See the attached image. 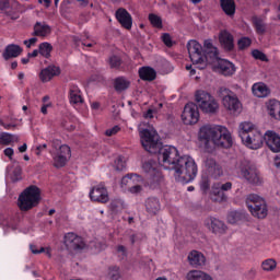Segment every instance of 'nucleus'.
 Here are the masks:
<instances>
[{"label": "nucleus", "instance_id": "28", "mask_svg": "<svg viewBox=\"0 0 280 280\" xmlns=\"http://www.w3.org/2000/svg\"><path fill=\"white\" fill-rule=\"evenodd\" d=\"M139 78L140 80H144L145 82H152L156 80V70L152 67H141L139 69Z\"/></svg>", "mask_w": 280, "mask_h": 280}, {"label": "nucleus", "instance_id": "18", "mask_svg": "<svg viewBox=\"0 0 280 280\" xmlns=\"http://www.w3.org/2000/svg\"><path fill=\"white\" fill-rule=\"evenodd\" d=\"M206 170H207L208 176L215 179L220 178V176L224 174L222 166H220V164H218V162H215V160L211 158H208L206 160Z\"/></svg>", "mask_w": 280, "mask_h": 280}, {"label": "nucleus", "instance_id": "60", "mask_svg": "<svg viewBox=\"0 0 280 280\" xmlns=\"http://www.w3.org/2000/svg\"><path fill=\"white\" fill-rule=\"evenodd\" d=\"M38 54H40L39 49H35L32 52L27 54L28 58H36V56H38Z\"/></svg>", "mask_w": 280, "mask_h": 280}, {"label": "nucleus", "instance_id": "20", "mask_svg": "<svg viewBox=\"0 0 280 280\" xmlns=\"http://www.w3.org/2000/svg\"><path fill=\"white\" fill-rule=\"evenodd\" d=\"M217 61V69H219L222 75H233L235 73V65L225 59H214Z\"/></svg>", "mask_w": 280, "mask_h": 280}, {"label": "nucleus", "instance_id": "52", "mask_svg": "<svg viewBox=\"0 0 280 280\" xmlns=\"http://www.w3.org/2000/svg\"><path fill=\"white\" fill-rule=\"evenodd\" d=\"M12 3H14V0H0V12L10 10V8H12Z\"/></svg>", "mask_w": 280, "mask_h": 280}, {"label": "nucleus", "instance_id": "23", "mask_svg": "<svg viewBox=\"0 0 280 280\" xmlns=\"http://www.w3.org/2000/svg\"><path fill=\"white\" fill-rule=\"evenodd\" d=\"M55 75H60V68L56 66H48L40 71L39 80H42L43 82H49V80H51V78H55Z\"/></svg>", "mask_w": 280, "mask_h": 280}, {"label": "nucleus", "instance_id": "56", "mask_svg": "<svg viewBox=\"0 0 280 280\" xmlns=\"http://www.w3.org/2000/svg\"><path fill=\"white\" fill-rule=\"evenodd\" d=\"M25 47H27V49H30L31 47H34V45H36V43H38V38L36 37H32L30 39H26L23 42Z\"/></svg>", "mask_w": 280, "mask_h": 280}, {"label": "nucleus", "instance_id": "62", "mask_svg": "<svg viewBox=\"0 0 280 280\" xmlns=\"http://www.w3.org/2000/svg\"><path fill=\"white\" fill-rule=\"evenodd\" d=\"M48 106H51V104H44L40 108V113H43V115H47V108Z\"/></svg>", "mask_w": 280, "mask_h": 280}, {"label": "nucleus", "instance_id": "31", "mask_svg": "<svg viewBox=\"0 0 280 280\" xmlns=\"http://www.w3.org/2000/svg\"><path fill=\"white\" fill-rule=\"evenodd\" d=\"M145 209L148 213H151L152 215H156V213L161 211V202L159 201V199L154 197H150L145 201Z\"/></svg>", "mask_w": 280, "mask_h": 280}, {"label": "nucleus", "instance_id": "39", "mask_svg": "<svg viewBox=\"0 0 280 280\" xmlns=\"http://www.w3.org/2000/svg\"><path fill=\"white\" fill-rule=\"evenodd\" d=\"M124 209V201L121 199H113L109 203L112 213H119Z\"/></svg>", "mask_w": 280, "mask_h": 280}, {"label": "nucleus", "instance_id": "25", "mask_svg": "<svg viewBox=\"0 0 280 280\" xmlns=\"http://www.w3.org/2000/svg\"><path fill=\"white\" fill-rule=\"evenodd\" d=\"M220 5L226 16H230V19L235 16V12L237 10L235 0H220Z\"/></svg>", "mask_w": 280, "mask_h": 280}, {"label": "nucleus", "instance_id": "38", "mask_svg": "<svg viewBox=\"0 0 280 280\" xmlns=\"http://www.w3.org/2000/svg\"><path fill=\"white\" fill-rule=\"evenodd\" d=\"M252 21L257 34H266V23L261 18L253 16Z\"/></svg>", "mask_w": 280, "mask_h": 280}, {"label": "nucleus", "instance_id": "42", "mask_svg": "<svg viewBox=\"0 0 280 280\" xmlns=\"http://www.w3.org/2000/svg\"><path fill=\"white\" fill-rule=\"evenodd\" d=\"M261 268L266 272H270L275 270V268H277V261H275V259L272 258L266 259L265 261H262Z\"/></svg>", "mask_w": 280, "mask_h": 280}, {"label": "nucleus", "instance_id": "17", "mask_svg": "<svg viewBox=\"0 0 280 280\" xmlns=\"http://www.w3.org/2000/svg\"><path fill=\"white\" fill-rule=\"evenodd\" d=\"M205 224L214 235H224L226 233V224L219 219L210 217L206 219Z\"/></svg>", "mask_w": 280, "mask_h": 280}, {"label": "nucleus", "instance_id": "29", "mask_svg": "<svg viewBox=\"0 0 280 280\" xmlns=\"http://www.w3.org/2000/svg\"><path fill=\"white\" fill-rule=\"evenodd\" d=\"M210 198L213 202H226V200H229V195L213 184L210 191Z\"/></svg>", "mask_w": 280, "mask_h": 280}, {"label": "nucleus", "instance_id": "43", "mask_svg": "<svg viewBox=\"0 0 280 280\" xmlns=\"http://www.w3.org/2000/svg\"><path fill=\"white\" fill-rule=\"evenodd\" d=\"M110 69H119L121 67V57L113 55L108 58Z\"/></svg>", "mask_w": 280, "mask_h": 280}, {"label": "nucleus", "instance_id": "34", "mask_svg": "<svg viewBox=\"0 0 280 280\" xmlns=\"http://www.w3.org/2000/svg\"><path fill=\"white\" fill-rule=\"evenodd\" d=\"M267 108L270 117H273V119H278V121H280V102L277 100H271L269 101Z\"/></svg>", "mask_w": 280, "mask_h": 280}, {"label": "nucleus", "instance_id": "46", "mask_svg": "<svg viewBox=\"0 0 280 280\" xmlns=\"http://www.w3.org/2000/svg\"><path fill=\"white\" fill-rule=\"evenodd\" d=\"M253 58H255V60H261V62H268V57L266 56V54L261 52V50H253L252 51Z\"/></svg>", "mask_w": 280, "mask_h": 280}, {"label": "nucleus", "instance_id": "16", "mask_svg": "<svg viewBox=\"0 0 280 280\" xmlns=\"http://www.w3.org/2000/svg\"><path fill=\"white\" fill-rule=\"evenodd\" d=\"M68 159H71V148L67 144H62L59 148V152L54 158L55 167H65Z\"/></svg>", "mask_w": 280, "mask_h": 280}, {"label": "nucleus", "instance_id": "15", "mask_svg": "<svg viewBox=\"0 0 280 280\" xmlns=\"http://www.w3.org/2000/svg\"><path fill=\"white\" fill-rule=\"evenodd\" d=\"M264 140H265L267 148H269V150L271 152H275V153L280 152V136H279V133H277L272 130H268L264 135Z\"/></svg>", "mask_w": 280, "mask_h": 280}, {"label": "nucleus", "instance_id": "30", "mask_svg": "<svg viewBox=\"0 0 280 280\" xmlns=\"http://www.w3.org/2000/svg\"><path fill=\"white\" fill-rule=\"evenodd\" d=\"M135 183H143V177L135 173L127 174L121 178L120 187H128V189H130V186L135 185Z\"/></svg>", "mask_w": 280, "mask_h": 280}, {"label": "nucleus", "instance_id": "22", "mask_svg": "<svg viewBox=\"0 0 280 280\" xmlns=\"http://www.w3.org/2000/svg\"><path fill=\"white\" fill-rule=\"evenodd\" d=\"M219 40L221 46L225 51H233V47H235L233 35L228 31H221L219 35Z\"/></svg>", "mask_w": 280, "mask_h": 280}, {"label": "nucleus", "instance_id": "40", "mask_svg": "<svg viewBox=\"0 0 280 280\" xmlns=\"http://www.w3.org/2000/svg\"><path fill=\"white\" fill-rule=\"evenodd\" d=\"M149 21L153 27H156L158 30H161L163 27V20L161 16L150 13L149 14Z\"/></svg>", "mask_w": 280, "mask_h": 280}, {"label": "nucleus", "instance_id": "37", "mask_svg": "<svg viewBox=\"0 0 280 280\" xmlns=\"http://www.w3.org/2000/svg\"><path fill=\"white\" fill-rule=\"evenodd\" d=\"M38 49L43 58H51V51L54 50V46H51V44L44 42L39 44Z\"/></svg>", "mask_w": 280, "mask_h": 280}, {"label": "nucleus", "instance_id": "11", "mask_svg": "<svg viewBox=\"0 0 280 280\" xmlns=\"http://www.w3.org/2000/svg\"><path fill=\"white\" fill-rule=\"evenodd\" d=\"M219 95L222 96L224 108L231 110V113H240L242 110V103L236 96H231V90L226 88H220Z\"/></svg>", "mask_w": 280, "mask_h": 280}, {"label": "nucleus", "instance_id": "8", "mask_svg": "<svg viewBox=\"0 0 280 280\" xmlns=\"http://www.w3.org/2000/svg\"><path fill=\"white\" fill-rule=\"evenodd\" d=\"M236 170L237 175L249 185H262L264 179L259 171L248 160H242Z\"/></svg>", "mask_w": 280, "mask_h": 280}, {"label": "nucleus", "instance_id": "32", "mask_svg": "<svg viewBox=\"0 0 280 280\" xmlns=\"http://www.w3.org/2000/svg\"><path fill=\"white\" fill-rule=\"evenodd\" d=\"M252 91L256 97H268L270 95V90L265 83H255L252 86Z\"/></svg>", "mask_w": 280, "mask_h": 280}, {"label": "nucleus", "instance_id": "21", "mask_svg": "<svg viewBox=\"0 0 280 280\" xmlns=\"http://www.w3.org/2000/svg\"><path fill=\"white\" fill-rule=\"evenodd\" d=\"M68 97H69L70 104L72 105L84 104V98L82 97V91L75 84L70 85Z\"/></svg>", "mask_w": 280, "mask_h": 280}, {"label": "nucleus", "instance_id": "50", "mask_svg": "<svg viewBox=\"0 0 280 280\" xmlns=\"http://www.w3.org/2000/svg\"><path fill=\"white\" fill-rule=\"evenodd\" d=\"M228 222L230 224H237L240 222V212L233 211L228 214Z\"/></svg>", "mask_w": 280, "mask_h": 280}, {"label": "nucleus", "instance_id": "33", "mask_svg": "<svg viewBox=\"0 0 280 280\" xmlns=\"http://www.w3.org/2000/svg\"><path fill=\"white\" fill-rule=\"evenodd\" d=\"M187 280H213V277L211 275L202 271V270H190L186 275Z\"/></svg>", "mask_w": 280, "mask_h": 280}, {"label": "nucleus", "instance_id": "5", "mask_svg": "<svg viewBox=\"0 0 280 280\" xmlns=\"http://www.w3.org/2000/svg\"><path fill=\"white\" fill-rule=\"evenodd\" d=\"M238 137L249 150H259L264 145V135L250 121L241 122Z\"/></svg>", "mask_w": 280, "mask_h": 280}, {"label": "nucleus", "instance_id": "59", "mask_svg": "<svg viewBox=\"0 0 280 280\" xmlns=\"http://www.w3.org/2000/svg\"><path fill=\"white\" fill-rule=\"evenodd\" d=\"M0 126H3L4 127V130H10L12 128H16V125L15 124H5L3 122L2 120H0Z\"/></svg>", "mask_w": 280, "mask_h": 280}, {"label": "nucleus", "instance_id": "47", "mask_svg": "<svg viewBox=\"0 0 280 280\" xmlns=\"http://www.w3.org/2000/svg\"><path fill=\"white\" fill-rule=\"evenodd\" d=\"M139 183H142V182H136L133 185H131L128 188L129 194H133L137 196V194H141L143 191V187L139 185Z\"/></svg>", "mask_w": 280, "mask_h": 280}, {"label": "nucleus", "instance_id": "54", "mask_svg": "<svg viewBox=\"0 0 280 280\" xmlns=\"http://www.w3.org/2000/svg\"><path fill=\"white\" fill-rule=\"evenodd\" d=\"M162 40L166 47H172L174 45V42H172V36L170 33H164L162 35Z\"/></svg>", "mask_w": 280, "mask_h": 280}, {"label": "nucleus", "instance_id": "4", "mask_svg": "<svg viewBox=\"0 0 280 280\" xmlns=\"http://www.w3.org/2000/svg\"><path fill=\"white\" fill-rule=\"evenodd\" d=\"M171 170L174 172L176 180L180 183H191L198 176V165L189 155L178 158L177 163Z\"/></svg>", "mask_w": 280, "mask_h": 280}, {"label": "nucleus", "instance_id": "13", "mask_svg": "<svg viewBox=\"0 0 280 280\" xmlns=\"http://www.w3.org/2000/svg\"><path fill=\"white\" fill-rule=\"evenodd\" d=\"M90 198L94 202H101L102 205H106V202H108V200H110V197L108 195V189L106 188V186L104 184H98V185L94 186L90 190Z\"/></svg>", "mask_w": 280, "mask_h": 280}, {"label": "nucleus", "instance_id": "3", "mask_svg": "<svg viewBox=\"0 0 280 280\" xmlns=\"http://www.w3.org/2000/svg\"><path fill=\"white\" fill-rule=\"evenodd\" d=\"M199 140L212 141L214 145L219 148H231L233 145V138L229 132V129L220 125H205L199 129Z\"/></svg>", "mask_w": 280, "mask_h": 280}, {"label": "nucleus", "instance_id": "26", "mask_svg": "<svg viewBox=\"0 0 280 280\" xmlns=\"http://www.w3.org/2000/svg\"><path fill=\"white\" fill-rule=\"evenodd\" d=\"M23 54V48L19 45L11 44L5 47L4 52L2 54V57L4 60H10V58H19Z\"/></svg>", "mask_w": 280, "mask_h": 280}, {"label": "nucleus", "instance_id": "27", "mask_svg": "<svg viewBox=\"0 0 280 280\" xmlns=\"http://www.w3.org/2000/svg\"><path fill=\"white\" fill-rule=\"evenodd\" d=\"M51 34V26H49L45 22H36L34 25L33 36H40L45 38V36H49Z\"/></svg>", "mask_w": 280, "mask_h": 280}, {"label": "nucleus", "instance_id": "61", "mask_svg": "<svg viewBox=\"0 0 280 280\" xmlns=\"http://www.w3.org/2000/svg\"><path fill=\"white\" fill-rule=\"evenodd\" d=\"M47 149V144H39L37 148H36V150H37V152H36V154L38 155V154H40V152H43V150H46Z\"/></svg>", "mask_w": 280, "mask_h": 280}, {"label": "nucleus", "instance_id": "14", "mask_svg": "<svg viewBox=\"0 0 280 280\" xmlns=\"http://www.w3.org/2000/svg\"><path fill=\"white\" fill-rule=\"evenodd\" d=\"M63 244L68 250H82V248H84V240L73 232H69L65 235Z\"/></svg>", "mask_w": 280, "mask_h": 280}, {"label": "nucleus", "instance_id": "45", "mask_svg": "<svg viewBox=\"0 0 280 280\" xmlns=\"http://www.w3.org/2000/svg\"><path fill=\"white\" fill-rule=\"evenodd\" d=\"M114 167L117 172H124V170H126V161H124V158L118 156L114 162Z\"/></svg>", "mask_w": 280, "mask_h": 280}, {"label": "nucleus", "instance_id": "35", "mask_svg": "<svg viewBox=\"0 0 280 280\" xmlns=\"http://www.w3.org/2000/svg\"><path fill=\"white\" fill-rule=\"evenodd\" d=\"M130 88V81L126 79L125 77H118L114 81V89L118 93H121V91H126L127 89Z\"/></svg>", "mask_w": 280, "mask_h": 280}, {"label": "nucleus", "instance_id": "53", "mask_svg": "<svg viewBox=\"0 0 280 280\" xmlns=\"http://www.w3.org/2000/svg\"><path fill=\"white\" fill-rule=\"evenodd\" d=\"M250 38L248 37H242L240 40H238V48L240 49H246V47H250Z\"/></svg>", "mask_w": 280, "mask_h": 280}, {"label": "nucleus", "instance_id": "41", "mask_svg": "<svg viewBox=\"0 0 280 280\" xmlns=\"http://www.w3.org/2000/svg\"><path fill=\"white\" fill-rule=\"evenodd\" d=\"M107 277L110 280H119L121 277V273L119 272V267L112 266L108 268Z\"/></svg>", "mask_w": 280, "mask_h": 280}, {"label": "nucleus", "instance_id": "48", "mask_svg": "<svg viewBox=\"0 0 280 280\" xmlns=\"http://www.w3.org/2000/svg\"><path fill=\"white\" fill-rule=\"evenodd\" d=\"M214 185H215L218 188H220L223 194H226V191H231V189H233V183H231V182H226V183H224V184H222V183H217V184H214Z\"/></svg>", "mask_w": 280, "mask_h": 280}, {"label": "nucleus", "instance_id": "57", "mask_svg": "<svg viewBox=\"0 0 280 280\" xmlns=\"http://www.w3.org/2000/svg\"><path fill=\"white\" fill-rule=\"evenodd\" d=\"M4 156H8V159H10V161H12V156H14V149L12 148H7L3 151Z\"/></svg>", "mask_w": 280, "mask_h": 280}, {"label": "nucleus", "instance_id": "2", "mask_svg": "<svg viewBox=\"0 0 280 280\" xmlns=\"http://www.w3.org/2000/svg\"><path fill=\"white\" fill-rule=\"evenodd\" d=\"M189 58L192 65H201L200 69H205L209 62L218 60V48L213 46L211 39H206L202 45L195 39L187 43ZM210 58V59H209Z\"/></svg>", "mask_w": 280, "mask_h": 280}, {"label": "nucleus", "instance_id": "6", "mask_svg": "<svg viewBox=\"0 0 280 280\" xmlns=\"http://www.w3.org/2000/svg\"><path fill=\"white\" fill-rule=\"evenodd\" d=\"M40 203V188L38 186H28L24 189L18 199L20 211H30Z\"/></svg>", "mask_w": 280, "mask_h": 280}, {"label": "nucleus", "instance_id": "63", "mask_svg": "<svg viewBox=\"0 0 280 280\" xmlns=\"http://www.w3.org/2000/svg\"><path fill=\"white\" fill-rule=\"evenodd\" d=\"M275 166L280 170V154L276 156L275 159Z\"/></svg>", "mask_w": 280, "mask_h": 280}, {"label": "nucleus", "instance_id": "64", "mask_svg": "<svg viewBox=\"0 0 280 280\" xmlns=\"http://www.w3.org/2000/svg\"><path fill=\"white\" fill-rule=\"evenodd\" d=\"M118 253H122V255H126V247L124 245H120L117 247Z\"/></svg>", "mask_w": 280, "mask_h": 280}, {"label": "nucleus", "instance_id": "24", "mask_svg": "<svg viewBox=\"0 0 280 280\" xmlns=\"http://www.w3.org/2000/svg\"><path fill=\"white\" fill-rule=\"evenodd\" d=\"M188 261L192 266V268H198V266H205V261H207V258H205V255L198 250H191L188 254Z\"/></svg>", "mask_w": 280, "mask_h": 280}, {"label": "nucleus", "instance_id": "9", "mask_svg": "<svg viewBox=\"0 0 280 280\" xmlns=\"http://www.w3.org/2000/svg\"><path fill=\"white\" fill-rule=\"evenodd\" d=\"M246 206L254 218L264 220L268 215V205L266 199L259 197V195L252 194L247 197Z\"/></svg>", "mask_w": 280, "mask_h": 280}, {"label": "nucleus", "instance_id": "51", "mask_svg": "<svg viewBox=\"0 0 280 280\" xmlns=\"http://www.w3.org/2000/svg\"><path fill=\"white\" fill-rule=\"evenodd\" d=\"M200 189L201 191H203V194H207V191H209V189H211V183L209 182V178L203 177L200 182Z\"/></svg>", "mask_w": 280, "mask_h": 280}, {"label": "nucleus", "instance_id": "7", "mask_svg": "<svg viewBox=\"0 0 280 280\" xmlns=\"http://www.w3.org/2000/svg\"><path fill=\"white\" fill-rule=\"evenodd\" d=\"M195 102L197 108L205 115H215L220 110V104L215 97L205 90H198L195 93Z\"/></svg>", "mask_w": 280, "mask_h": 280}, {"label": "nucleus", "instance_id": "55", "mask_svg": "<svg viewBox=\"0 0 280 280\" xmlns=\"http://www.w3.org/2000/svg\"><path fill=\"white\" fill-rule=\"evenodd\" d=\"M119 130H121V128L119 126H114L113 128L107 129L105 131V135H106V137H113V136L117 135V132H119Z\"/></svg>", "mask_w": 280, "mask_h": 280}, {"label": "nucleus", "instance_id": "36", "mask_svg": "<svg viewBox=\"0 0 280 280\" xmlns=\"http://www.w3.org/2000/svg\"><path fill=\"white\" fill-rule=\"evenodd\" d=\"M19 141V136L8 133V132H2L0 133V145H12V143H18Z\"/></svg>", "mask_w": 280, "mask_h": 280}, {"label": "nucleus", "instance_id": "10", "mask_svg": "<svg viewBox=\"0 0 280 280\" xmlns=\"http://www.w3.org/2000/svg\"><path fill=\"white\" fill-rule=\"evenodd\" d=\"M142 170L147 175V184L151 189H156L163 180V175L159 171V163L154 160H149L142 164Z\"/></svg>", "mask_w": 280, "mask_h": 280}, {"label": "nucleus", "instance_id": "19", "mask_svg": "<svg viewBox=\"0 0 280 280\" xmlns=\"http://www.w3.org/2000/svg\"><path fill=\"white\" fill-rule=\"evenodd\" d=\"M116 19L125 30H132V15L128 13V10L120 8L116 11Z\"/></svg>", "mask_w": 280, "mask_h": 280}, {"label": "nucleus", "instance_id": "49", "mask_svg": "<svg viewBox=\"0 0 280 280\" xmlns=\"http://www.w3.org/2000/svg\"><path fill=\"white\" fill-rule=\"evenodd\" d=\"M21 174H23V170L21 168V165L15 164V167L13 170V176H12V180L14 183L21 180Z\"/></svg>", "mask_w": 280, "mask_h": 280}, {"label": "nucleus", "instance_id": "12", "mask_svg": "<svg viewBox=\"0 0 280 280\" xmlns=\"http://www.w3.org/2000/svg\"><path fill=\"white\" fill-rule=\"evenodd\" d=\"M182 119L186 126H192L194 124H198V120L200 119V112H198V105L194 103L186 104L182 114Z\"/></svg>", "mask_w": 280, "mask_h": 280}, {"label": "nucleus", "instance_id": "1", "mask_svg": "<svg viewBox=\"0 0 280 280\" xmlns=\"http://www.w3.org/2000/svg\"><path fill=\"white\" fill-rule=\"evenodd\" d=\"M140 138L142 147L147 152H150V154H158L160 164L172 170L176 163H178V159H180L178 149L174 145H163V142H161L159 133L154 128L142 129L140 131Z\"/></svg>", "mask_w": 280, "mask_h": 280}, {"label": "nucleus", "instance_id": "44", "mask_svg": "<svg viewBox=\"0 0 280 280\" xmlns=\"http://www.w3.org/2000/svg\"><path fill=\"white\" fill-rule=\"evenodd\" d=\"M159 73H167V67H170V61L165 60V59H160L156 65H155Z\"/></svg>", "mask_w": 280, "mask_h": 280}, {"label": "nucleus", "instance_id": "58", "mask_svg": "<svg viewBox=\"0 0 280 280\" xmlns=\"http://www.w3.org/2000/svg\"><path fill=\"white\" fill-rule=\"evenodd\" d=\"M144 119H152L154 117V109H148L144 114H143Z\"/></svg>", "mask_w": 280, "mask_h": 280}]
</instances>
